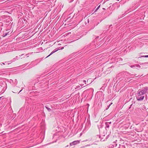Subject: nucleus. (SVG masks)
<instances>
[{"mask_svg": "<svg viewBox=\"0 0 148 148\" xmlns=\"http://www.w3.org/2000/svg\"><path fill=\"white\" fill-rule=\"evenodd\" d=\"M83 82L85 84H86V81H85V80H84L83 81Z\"/></svg>", "mask_w": 148, "mask_h": 148, "instance_id": "21", "label": "nucleus"}, {"mask_svg": "<svg viewBox=\"0 0 148 148\" xmlns=\"http://www.w3.org/2000/svg\"><path fill=\"white\" fill-rule=\"evenodd\" d=\"M141 57L148 58V55L143 56Z\"/></svg>", "mask_w": 148, "mask_h": 148, "instance_id": "13", "label": "nucleus"}, {"mask_svg": "<svg viewBox=\"0 0 148 148\" xmlns=\"http://www.w3.org/2000/svg\"><path fill=\"white\" fill-rule=\"evenodd\" d=\"M104 95L103 94H102L101 95L103 96V97L104 96Z\"/></svg>", "mask_w": 148, "mask_h": 148, "instance_id": "24", "label": "nucleus"}, {"mask_svg": "<svg viewBox=\"0 0 148 148\" xmlns=\"http://www.w3.org/2000/svg\"><path fill=\"white\" fill-rule=\"evenodd\" d=\"M136 66L138 68H139L140 67V66L138 64L136 65Z\"/></svg>", "mask_w": 148, "mask_h": 148, "instance_id": "16", "label": "nucleus"}, {"mask_svg": "<svg viewBox=\"0 0 148 148\" xmlns=\"http://www.w3.org/2000/svg\"><path fill=\"white\" fill-rule=\"evenodd\" d=\"M135 66L134 65H131V66H130L131 67V68H133V67H134Z\"/></svg>", "mask_w": 148, "mask_h": 148, "instance_id": "18", "label": "nucleus"}, {"mask_svg": "<svg viewBox=\"0 0 148 148\" xmlns=\"http://www.w3.org/2000/svg\"><path fill=\"white\" fill-rule=\"evenodd\" d=\"M139 76L140 77V76L139 75H138V77H139ZM136 77H138V76H136Z\"/></svg>", "mask_w": 148, "mask_h": 148, "instance_id": "33", "label": "nucleus"}, {"mask_svg": "<svg viewBox=\"0 0 148 148\" xmlns=\"http://www.w3.org/2000/svg\"><path fill=\"white\" fill-rule=\"evenodd\" d=\"M99 36L97 37L95 39V40H97V38H99Z\"/></svg>", "mask_w": 148, "mask_h": 148, "instance_id": "28", "label": "nucleus"}, {"mask_svg": "<svg viewBox=\"0 0 148 148\" xmlns=\"http://www.w3.org/2000/svg\"><path fill=\"white\" fill-rule=\"evenodd\" d=\"M112 104V103H110V104H111H111Z\"/></svg>", "mask_w": 148, "mask_h": 148, "instance_id": "32", "label": "nucleus"}, {"mask_svg": "<svg viewBox=\"0 0 148 148\" xmlns=\"http://www.w3.org/2000/svg\"><path fill=\"white\" fill-rule=\"evenodd\" d=\"M112 26V25H110V27H111V26Z\"/></svg>", "mask_w": 148, "mask_h": 148, "instance_id": "30", "label": "nucleus"}, {"mask_svg": "<svg viewBox=\"0 0 148 148\" xmlns=\"http://www.w3.org/2000/svg\"><path fill=\"white\" fill-rule=\"evenodd\" d=\"M64 49V47H62L61 48V49Z\"/></svg>", "mask_w": 148, "mask_h": 148, "instance_id": "25", "label": "nucleus"}, {"mask_svg": "<svg viewBox=\"0 0 148 148\" xmlns=\"http://www.w3.org/2000/svg\"><path fill=\"white\" fill-rule=\"evenodd\" d=\"M0 64H1V65H2L3 64V65L5 64L3 62L1 63Z\"/></svg>", "mask_w": 148, "mask_h": 148, "instance_id": "19", "label": "nucleus"}, {"mask_svg": "<svg viewBox=\"0 0 148 148\" xmlns=\"http://www.w3.org/2000/svg\"><path fill=\"white\" fill-rule=\"evenodd\" d=\"M106 124V128H108L109 127V125L108 124V122H106L105 123Z\"/></svg>", "mask_w": 148, "mask_h": 148, "instance_id": "5", "label": "nucleus"}, {"mask_svg": "<svg viewBox=\"0 0 148 148\" xmlns=\"http://www.w3.org/2000/svg\"><path fill=\"white\" fill-rule=\"evenodd\" d=\"M9 32H8L6 33H4L3 34V37H5L6 36H7V35L9 34Z\"/></svg>", "mask_w": 148, "mask_h": 148, "instance_id": "6", "label": "nucleus"}, {"mask_svg": "<svg viewBox=\"0 0 148 148\" xmlns=\"http://www.w3.org/2000/svg\"><path fill=\"white\" fill-rule=\"evenodd\" d=\"M17 56H16V58H14L12 60V62L15 61L17 59Z\"/></svg>", "mask_w": 148, "mask_h": 148, "instance_id": "8", "label": "nucleus"}, {"mask_svg": "<svg viewBox=\"0 0 148 148\" xmlns=\"http://www.w3.org/2000/svg\"><path fill=\"white\" fill-rule=\"evenodd\" d=\"M5 72V71L4 69H2L1 70H0V74L1 73H3Z\"/></svg>", "mask_w": 148, "mask_h": 148, "instance_id": "7", "label": "nucleus"}, {"mask_svg": "<svg viewBox=\"0 0 148 148\" xmlns=\"http://www.w3.org/2000/svg\"><path fill=\"white\" fill-rule=\"evenodd\" d=\"M122 147L124 148H125V147L124 146H122Z\"/></svg>", "mask_w": 148, "mask_h": 148, "instance_id": "29", "label": "nucleus"}, {"mask_svg": "<svg viewBox=\"0 0 148 148\" xmlns=\"http://www.w3.org/2000/svg\"><path fill=\"white\" fill-rule=\"evenodd\" d=\"M83 84H80V86H83Z\"/></svg>", "mask_w": 148, "mask_h": 148, "instance_id": "27", "label": "nucleus"}, {"mask_svg": "<svg viewBox=\"0 0 148 148\" xmlns=\"http://www.w3.org/2000/svg\"><path fill=\"white\" fill-rule=\"evenodd\" d=\"M111 104H110L108 106V108L106 109V110H107L110 107V106Z\"/></svg>", "mask_w": 148, "mask_h": 148, "instance_id": "17", "label": "nucleus"}, {"mask_svg": "<svg viewBox=\"0 0 148 148\" xmlns=\"http://www.w3.org/2000/svg\"><path fill=\"white\" fill-rule=\"evenodd\" d=\"M1 97H0V99H1Z\"/></svg>", "mask_w": 148, "mask_h": 148, "instance_id": "37", "label": "nucleus"}, {"mask_svg": "<svg viewBox=\"0 0 148 148\" xmlns=\"http://www.w3.org/2000/svg\"><path fill=\"white\" fill-rule=\"evenodd\" d=\"M79 87H80V86H78L76 87V88H78Z\"/></svg>", "mask_w": 148, "mask_h": 148, "instance_id": "22", "label": "nucleus"}, {"mask_svg": "<svg viewBox=\"0 0 148 148\" xmlns=\"http://www.w3.org/2000/svg\"><path fill=\"white\" fill-rule=\"evenodd\" d=\"M54 53L53 51L50 53V54L48 56H47L46 57V58H47L48 57H49V56H50L53 53Z\"/></svg>", "mask_w": 148, "mask_h": 148, "instance_id": "10", "label": "nucleus"}, {"mask_svg": "<svg viewBox=\"0 0 148 148\" xmlns=\"http://www.w3.org/2000/svg\"><path fill=\"white\" fill-rule=\"evenodd\" d=\"M148 90V87L145 88L143 89L138 91L137 96H136V99L138 101L143 100L144 98V95L146 93Z\"/></svg>", "mask_w": 148, "mask_h": 148, "instance_id": "1", "label": "nucleus"}, {"mask_svg": "<svg viewBox=\"0 0 148 148\" xmlns=\"http://www.w3.org/2000/svg\"><path fill=\"white\" fill-rule=\"evenodd\" d=\"M81 135H82V134H81H81H80V136H81Z\"/></svg>", "mask_w": 148, "mask_h": 148, "instance_id": "35", "label": "nucleus"}, {"mask_svg": "<svg viewBox=\"0 0 148 148\" xmlns=\"http://www.w3.org/2000/svg\"><path fill=\"white\" fill-rule=\"evenodd\" d=\"M46 108L49 111H51V109L49 108H48L47 106H45Z\"/></svg>", "mask_w": 148, "mask_h": 148, "instance_id": "9", "label": "nucleus"}, {"mask_svg": "<svg viewBox=\"0 0 148 148\" xmlns=\"http://www.w3.org/2000/svg\"><path fill=\"white\" fill-rule=\"evenodd\" d=\"M114 144H113V145L114 146H115V147L117 146V144H116L115 142H114Z\"/></svg>", "mask_w": 148, "mask_h": 148, "instance_id": "14", "label": "nucleus"}, {"mask_svg": "<svg viewBox=\"0 0 148 148\" xmlns=\"http://www.w3.org/2000/svg\"><path fill=\"white\" fill-rule=\"evenodd\" d=\"M119 0H117V1H119Z\"/></svg>", "mask_w": 148, "mask_h": 148, "instance_id": "36", "label": "nucleus"}, {"mask_svg": "<svg viewBox=\"0 0 148 148\" xmlns=\"http://www.w3.org/2000/svg\"><path fill=\"white\" fill-rule=\"evenodd\" d=\"M80 142V141L79 140H75L74 141L71 143H70V146H72L73 145H76L77 144H79Z\"/></svg>", "mask_w": 148, "mask_h": 148, "instance_id": "3", "label": "nucleus"}, {"mask_svg": "<svg viewBox=\"0 0 148 148\" xmlns=\"http://www.w3.org/2000/svg\"><path fill=\"white\" fill-rule=\"evenodd\" d=\"M121 75L125 79H129L132 77V75L131 74L126 72L122 73Z\"/></svg>", "mask_w": 148, "mask_h": 148, "instance_id": "2", "label": "nucleus"}, {"mask_svg": "<svg viewBox=\"0 0 148 148\" xmlns=\"http://www.w3.org/2000/svg\"><path fill=\"white\" fill-rule=\"evenodd\" d=\"M22 90H23V89H22L21 90H20V91L19 92H18V93H19L20 92H21L22 91Z\"/></svg>", "mask_w": 148, "mask_h": 148, "instance_id": "23", "label": "nucleus"}, {"mask_svg": "<svg viewBox=\"0 0 148 148\" xmlns=\"http://www.w3.org/2000/svg\"><path fill=\"white\" fill-rule=\"evenodd\" d=\"M100 5H99L98 7L97 8H96V9L95 10V12H96L98 10V9L100 7Z\"/></svg>", "mask_w": 148, "mask_h": 148, "instance_id": "12", "label": "nucleus"}, {"mask_svg": "<svg viewBox=\"0 0 148 148\" xmlns=\"http://www.w3.org/2000/svg\"><path fill=\"white\" fill-rule=\"evenodd\" d=\"M103 10H105V8H103Z\"/></svg>", "mask_w": 148, "mask_h": 148, "instance_id": "34", "label": "nucleus"}, {"mask_svg": "<svg viewBox=\"0 0 148 148\" xmlns=\"http://www.w3.org/2000/svg\"><path fill=\"white\" fill-rule=\"evenodd\" d=\"M108 124L110 125V124H111L112 123L111 122H108Z\"/></svg>", "mask_w": 148, "mask_h": 148, "instance_id": "20", "label": "nucleus"}, {"mask_svg": "<svg viewBox=\"0 0 148 148\" xmlns=\"http://www.w3.org/2000/svg\"><path fill=\"white\" fill-rule=\"evenodd\" d=\"M95 42V41L91 43V44H90V46H91L90 47L92 48H94L95 47H96V45H94Z\"/></svg>", "mask_w": 148, "mask_h": 148, "instance_id": "4", "label": "nucleus"}, {"mask_svg": "<svg viewBox=\"0 0 148 148\" xmlns=\"http://www.w3.org/2000/svg\"><path fill=\"white\" fill-rule=\"evenodd\" d=\"M148 64V62H145V63H144V64Z\"/></svg>", "mask_w": 148, "mask_h": 148, "instance_id": "26", "label": "nucleus"}, {"mask_svg": "<svg viewBox=\"0 0 148 148\" xmlns=\"http://www.w3.org/2000/svg\"><path fill=\"white\" fill-rule=\"evenodd\" d=\"M98 126L99 129L100 128H101L102 127V126L101 125H99V126L98 125Z\"/></svg>", "mask_w": 148, "mask_h": 148, "instance_id": "15", "label": "nucleus"}, {"mask_svg": "<svg viewBox=\"0 0 148 148\" xmlns=\"http://www.w3.org/2000/svg\"><path fill=\"white\" fill-rule=\"evenodd\" d=\"M59 50V49L58 48H56L53 51L54 53H55V52H56L57 51H58V50Z\"/></svg>", "mask_w": 148, "mask_h": 148, "instance_id": "11", "label": "nucleus"}, {"mask_svg": "<svg viewBox=\"0 0 148 148\" xmlns=\"http://www.w3.org/2000/svg\"><path fill=\"white\" fill-rule=\"evenodd\" d=\"M74 41H71V42H70V43H71V42H73Z\"/></svg>", "mask_w": 148, "mask_h": 148, "instance_id": "31", "label": "nucleus"}]
</instances>
